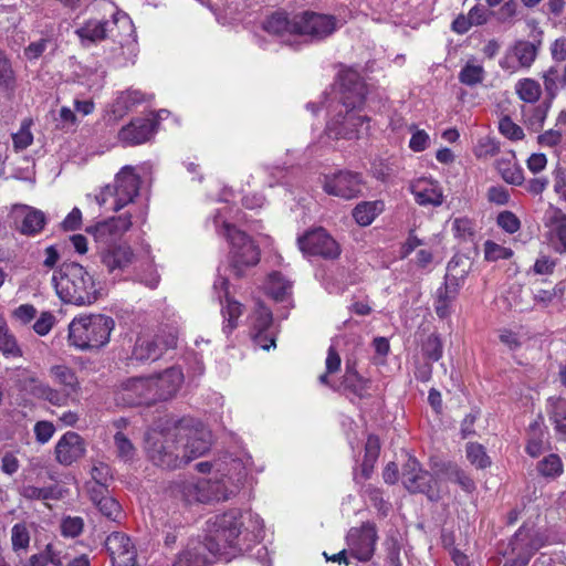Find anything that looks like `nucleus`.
<instances>
[{
	"mask_svg": "<svg viewBox=\"0 0 566 566\" xmlns=\"http://www.w3.org/2000/svg\"><path fill=\"white\" fill-rule=\"evenodd\" d=\"M117 454L120 459L128 461L135 454V448L129 439L122 432H117L114 437Z\"/></svg>",
	"mask_w": 566,
	"mask_h": 566,
	"instance_id": "54",
	"label": "nucleus"
},
{
	"mask_svg": "<svg viewBox=\"0 0 566 566\" xmlns=\"http://www.w3.org/2000/svg\"><path fill=\"white\" fill-rule=\"evenodd\" d=\"M49 376L60 389L32 377L29 381L30 391L34 397L56 407L66 406L70 399L74 400L78 397L81 382L71 367L62 364L53 365L49 368Z\"/></svg>",
	"mask_w": 566,
	"mask_h": 566,
	"instance_id": "6",
	"label": "nucleus"
},
{
	"mask_svg": "<svg viewBox=\"0 0 566 566\" xmlns=\"http://www.w3.org/2000/svg\"><path fill=\"white\" fill-rule=\"evenodd\" d=\"M452 231L455 237L467 240L473 235V223L468 218H457L452 222Z\"/></svg>",
	"mask_w": 566,
	"mask_h": 566,
	"instance_id": "60",
	"label": "nucleus"
},
{
	"mask_svg": "<svg viewBox=\"0 0 566 566\" xmlns=\"http://www.w3.org/2000/svg\"><path fill=\"white\" fill-rule=\"evenodd\" d=\"M196 469L201 473L210 474L212 481L223 480L227 482L229 478H232V481L239 483V486L242 482V464L239 460L232 458L202 461L196 464Z\"/></svg>",
	"mask_w": 566,
	"mask_h": 566,
	"instance_id": "21",
	"label": "nucleus"
},
{
	"mask_svg": "<svg viewBox=\"0 0 566 566\" xmlns=\"http://www.w3.org/2000/svg\"><path fill=\"white\" fill-rule=\"evenodd\" d=\"M467 458L472 465L479 469H484L490 465V459L486 455L484 448L479 443H469L467 446Z\"/></svg>",
	"mask_w": 566,
	"mask_h": 566,
	"instance_id": "49",
	"label": "nucleus"
},
{
	"mask_svg": "<svg viewBox=\"0 0 566 566\" xmlns=\"http://www.w3.org/2000/svg\"><path fill=\"white\" fill-rule=\"evenodd\" d=\"M155 122L150 118H135L118 132V139L127 146L148 142L155 134Z\"/></svg>",
	"mask_w": 566,
	"mask_h": 566,
	"instance_id": "27",
	"label": "nucleus"
},
{
	"mask_svg": "<svg viewBox=\"0 0 566 566\" xmlns=\"http://www.w3.org/2000/svg\"><path fill=\"white\" fill-rule=\"evenodd\" d=\"M537 52L538 48L534 43L520 40L506 50L500 60V66L511 74L521 69H530L537 57Z\"/></svg>",
	"mask_w": 566,
	"mask_h": 566,
	"instance_id": "18",
	"label": "nucleus"
},
{
	"mask_svg": "<svg viewBox=\"0 0 566 566\" xmlns=\"http://www.w3.org/2000/svg\"><path fill=\"white\" fill-rule=\"evenodd\" d=\"M297 243L302 252L311 255L336 259L340 254L338 243L323 228L307 231Z\"/></svg>",
	"mask_w": 566,
	"mask_h": 566,
	"instance_id": "16",
	"label": "nucleus"
},
{
	"mask_svg": "<svg viewBox=\"0 0 566 566\" xmlns=\"http://www.w3.org/2000/svg\"><path fill=\"white\" fill-rule=\"evenodd\" d=\"M264 30L270 34L284 36L286 34H297V25H295V15L289 18L283 12L272 14L264 22Z\"/></svg>",
	"mask_w": 566,
	"mask_h": 566,
	"instance_id": "33",
	"label": "nucleus"
},
{
	"mask_svg": "<svg viewBox=\"0 0 566 566\" xmlns=\"http://www.w3.org/2000/svg\"><path fill=\"white\" fill-rule=\"evenodd\" d=\"M213 291L221 303V312L227 321V324L223 326V332L229 334L237 327V319L242 314V305L229 297L228 280L226 277H217L213 283Z\"/></svg>",
	"mask_w": 566,
	"mask_h": 566,
	"instance_id": "25",
	"label": "nucleus"
},
{
	"mask_svg": "<svg viewBox=\"0 0 566 566\" xmlns=\"http://www.w3.org/2000/svg\"><path fill=\"white\" fill-rule=\"evenodd\" d=\"M342 359L334 346H329L327 350V357L325 360V373L318 377V381L322 385L333 387L328 380L329 375H334L339 371Z\"/></svg>",
	"mask_w": 566,
	"mask_h": 566,
	"instance_id": "43",
	"label": "nucleus"
},
{
	"mask_svg": "<svg viewBox=\"0 0 566 566\" xmlns=\"http://www.w3.org/2000/svg\"><path fill=\"white\" fill-rule=\"evenodd\" d=\"M33 431H34L36 441L41 444H45L53 437V434L55 432V427L52 422L42 420V421H38L34 424Z\"/></svg>",
	"mask_w": 566,
	"mask_h": 566,
	"instance_id": "56",
	"label": "nucleus"
},
{
	"mask_svg": "<svg viewBox=\"0 0 566 566\" xmlns=\"http://www.w3.org/2000/svg\"><path fill=\"white\" fill-rule=\"evenodd\" d=\"M54 324L55 316L51 312H42L33 324V331L40 336H45L50 333Z\"/></svg>",
	"mask_w": 566,
	"mask_h": 566,
	"instance_id": "57",
	"label": "nucleus"
},
{
	"mask_svg": "<svg viewBox=\"0 0 566 566\" xmlns=\"http://www.w3.org/2000/svg\"><path fill=\"white\" fill-rule=\"evenodd\" d=\"M151 379V394L154 403L174 398L180 390L185 377L180 368L171 367L155 376Z\"/></svg>",
	"mask_w": 566,
	"mask_h": 566,
	"instance_id": "19",
	"label": "nucleus"
},
{
	"mask_svg": "<svg viewBox=\"0 0 566 566\" xmlns=\"http://www.w3.org/2000/svg\"><path fill=\"white\" fill-rule=\"evenodd\" d=\"M484 77V67L474 60H469L459 73V81L468 86L482 83Z\"/></svg>",
	"mask_w": 566,
	"mask_h": 566,
	"instance_id": "38",
	"label": "nucleus"
},
{
	"mask_svg": "<svg viewBox=\"0 0 566 566\" xmlns=\"http://www.w3.org/2000/svg\"><path fill=\"white\" fill-rule=\"evenodd\" d=\"M424 356L433 361H437L442 356V344L437 335H429L422 345Z\"/></svg>",
	"mask_w": 566,
	"mask_h": 566,
	"instance_id": "52",
	"label": "nucleus"
},
{
	"mask_svg": "<svg viewBox=\"0 0 566 566\" xmlns=\"http://www.w3.org/2000/svg\"><path fill=\"white\" fill-rule=\"evenodd\" d=\"M500 151L499 143L489 136H484L478 139L473 153L479 159H486L495 156Z\"/></svg>",
	"mask_w": 566,
	"mask_h": 566,
	"instance_id": "46",
	"label": "nucleus"
},
{
	"mask_svg": "<svg viewBox=\"0 0 566 566\" xmlns=\"http://www.w3.org/2000/svg\"><path fill=\"white\" fill-rule=\"evenodd\" d=\"M36 316V308L32 304H22L12 312V318L20 324H29Z\"/></svg>",
	"mask_w": 566,
	"mask_h": 566,
	"instance_id": "62",
	"label": "nucleus"
},
{
	"mask_svg": "<svg viewBox=\"0 0 566 566\" xmlns=\"http://www.w3.org/2000/svg\"><path fill=\"white\" fill-rule=\"evenodd\" d=\"M52 282L63 303L87 306L98 298V287L93 275L78 263H64L54 272Z\"/></svg>",
	"mask_w": 566,
	"mask_h": 566,
	"instance_id": "4",
	"label": "nucleus"
},
{
	"mask_svg": "<svg viewBox=\"0 0 566 566\" xmlns=\"http://www.w3.org/2000/svg\"><path fill=\"white\" fill-rule=\"evenodd\" d=\"M146 451L154 464L176 469L205 454L211 446V432L200 422L182 419L167 421L147 431Z\"/></svg>",
	"mask_w": 566,
	"mask_h": 566,
	"instance_id": "2",
	"label": "nucleus"
},
{
	"mask_svg": "<svg viewBox=\"0 0 566 566\" xmlns=\"http://www.w3.org/2000/svg\"><path fill=\"white\" fill-rule=\"evenodd\" d=\"M496 169L503 180L510 185L522 186L525 181L522 168L509 160H496Z\"/></svg>",
	"mask_w": 566,
	"mask_h": 566,
	"instance_id": "37",
	"label": "nucleus"
},
{
	"mask_svg": "<svg viewBox=\"0 0 566 566\" xmlns=\"http://www.w3.org/2000/svg\"><path fill=\"white\" fill-rule=\"evenodd\" d=\"M263 521L251 511L231 510L216 516L205 543L192 542L174 566H207L214 559L231 560L261 539Z\"/></svg>",
	"mask_w": 566,
	"mask_h": 566,
	"instance_id": "1",
	"label": "nucleus"
},
{
	"mask_svg": "<svg viewBox=\"0 0 566 566\" xmlns=\"http://www.w3.org/2000/svg\"><path fill=\"white\" fill-rule=\"evenodd\" d=\"M32 124L33 122L31 118H25L22 120L19 130L12 134L11 137L14 151H22L32 145L34 139L31 132Z\"/></svg>",
	"mask_w": 566,
	"mask_h": 566,
	"instance_id": "41",
	"label": "nucleus"
},
{
	"mask_svg": "<svg viewBox=\"0 0 566 566\" xmlns=\"http://www.w3.org/2000/svg\"><path fill=\"white\" fill-rule=\"evenodd\" d=\"M499 129L502 135L512 139V140H521L524 138L523 129L515 124L509 116H504L501 118L499 123Z\"/></svg>",
	"mask_w": 566,
	"mask_h": 566,
	"instance_id": "53",
	"label": "nucleus"
},
{
	"mask_svg": "<svg viewBox=\"0 0 566 566\" xmlns=\"http://www.w3.org/2000/svg\"><path fill=\"white\" fill-rule=\"evenodd\" d=\"M177 345V337L172 333L160 334V335H139L136 338L130 360L137 363L155 361L160 358L164 353L174 348Z\"/></svg>",
	"mask_w": 566,
	"mask_h": 566,
	"instance_id": "10",
	"label": "nucleus"
},
{
	"mask_svg": "<svg viewBox=\"0 0 566 566\" xmlns=\"http://www.w3.org/2000/svg\"><path fill=\"white\" fill-rule=\"evenodd\" d=\"M430 137L428 133L423 129L415 128L412 136L409 140V147L411 150L416 153H420L426 150L429 147Z\"/></svg>",
	"mask_w": 566,
	"mask_h": 566,
	"instance_id": "61",
	"label": "nucleus"
},
{
	"mask_svg": "<svg viewBox=\"0 0 566 566\" xmlns=\"http://www.w3.org/2000/svg\"><path fill=\"white\" fill-rule=\"evenodd\" d=\"M133 216L134 214L128 211L98 222L95 226L87 228L86 231L93 235L99 248L115 245L117 244L116 241L132 228Z\"/></svg>",
	"mask_w": 566,
	"mask_h": 566,
	"instance_id": "12",
	"label": "nucleus"
},
{
	"mask_svg": "<svg viewBox=\"0 0 566 566\" xmlns=\"http://www.w3.org/2000/svg\"><path fill=\"white\" fill-rule=\"evenodd\" d=\"M30 532L24 523H17L11 528V544L14 552H27L30 545Z\"/></svg>",
	"mask_w": 566,
	"mask_h": 566,
	"instance_id": "42",
	"label": "nucleus"
},
{
	"mask_svg": "<svg viewBox=\"0 0 566 566\" xmlns=\"http://www.w3.org/2000/svg\"><path fill=\"white\" fill-rule=\"evenodd\" d=\"M402 483L412 493H424L430 500H438L439 493L434 491L437 481L421 469L416 458L409 457L402 469Z\"/></svg>",
	"mask_w": 566,
	"mask_h": 566,
	"instance_id": "17",
	"label": "nucleus"
},
{
	"mask_svg": "<svg viewBox=\"0 0 566 566\" xmlns=\"http://www.w3.org/2000/svg\"><path fill=\"white\" fill-rule=\"evenodd\" d=\"M512 255L513 251L510 248H505L493 241H486L484 243V256L488 261L506 260Z\"/></svg>",
	"mask_w": 566,
	"mask_h": 566,
	"instance_id": "50",
	"label": "nucleus"
},
{
	"mask_svg": "<svg viewBox=\"0 0 566 566\" xmlns=\"http://www.w3.org/2000/svg\"><path fill=\"white\" fill-rule=\"evenodd\" d=\"M446 475L450 481L458 483L465 492H472L475 489L473 480L457 465L450 463L446 465Z\"/></svg>",
	"mask_w": 566,
	"mask_h": 566,
	"instance_id": "48",
	"label": "nucleus"
},
{
	"mask_svg": "<svg viewBox=\"0 0 566 566\" xmlns=\"http://www.w3.org/2000/svg\"><path fill=\"white\" fill-rule=\"evenodd\" d=\"M15 228L25 235H34L42 231L45 216L41 210L25 205H15L12 208Z\"/></svg>",
	"mask_w": 566,
	"mask_h": 566,
	"instance_id": "26",
	"label": "nucleus"
},
{
	"mask_svg": "<svg viewBox=\"0 0 566 566\" xmlns=\"http://www.w3.org/2000/svg\"><path fill=\"white\" fill-rule=\"evenodd\" d=\"M117 23L129 24L128 17L115 13L113 14V21L90 19L76 30V34L82 40H88L91 42L101 41L112 32L111 25Z\"/></svg>",
	"mask_w": 566,
	"mask_h": 566,
	"instance_id": "28",
	"label": "nucleus"
},
{
	"mask_svg": "<svg viewBox=\"0 0 566 566\" xmlns=\"http://www.w3.org/2000/svg\"><path fill=\"white\" fill-rule=\"evenodd\" d=\"M99 512L111 521H116L122 515L120 505L112 497L106 496L95 505Z\"/></svg>",
	"mask_w": 566,
	"mask_h": 566,
	"instance_id": "51",
	"label": "nucleus"
},
{
	"mask_svg": "<svg viewBox=\"0 0 566 566\" xmlns=\"http://www.w3.org/2000/svg\"><path fill=\"white\" fill-rule=\"evenodd\" d=\"M409 189L420 206L439 207L444 196L439 181L430 177H420L410 182Z\"/></svg>",
	"mask_w": 566,
	"mask_h": 566,
	"instance_id": "24",
	"label": "nucleus"
},
{
	"mask_svg": "<svg viewBox=\"0 0 566 566\" xmlns=\"http://www.w3.org/2000/svg\"><path fill=\"white\" fill-rule=\"evenodd\" d=\"M536 470L545 480L554 481L563 474L564 464L558 454L551 453L537 462Z\"/></svg>",
	"mask_w": 566,
	"mask_h": 566,
	"instance_id": "35",
	"label": "nucleus"
},
{
	"mask_svg": "<svg viewBox=\"0 0 566 566\" xmlns=\"http://www.w3.org/2000/svg\"><path fill=\"white\" fill-rule=\"evenodd\" d=\"M0 353L6 359H19L23 357V348L15 335L10 331L3 315L0 314Z\"/></svg>",
	"mask_w": 566,
	"mask_h": 566,
	"instance_id": "31",
	"label": "nucleus"
},
{
	"mask_svg": "<svg viewBox=\"0 0 566 566\" xmlns=\"http://www.w3.org/2000/svg\"><path fill=\"white\" fill-rule=\"evenodd\" d=\"M217 232L223 235L230 245V268L237 277L245 275L247 271L260 261V250L254 241L243 231L232 227L218 213L214 217Z\"/></svg>",
	"mask_w": 566,
	"mask_h": 566,
	"instance_id": "7",
	"label": "nucleus"
},
{
	"mask_svg": "<svg viewBox=\"0 0 566 566\" xmlns=\"http://www.w3.org/2000/svg\"><path fill=\"white\" fill-rule=\"evenodd\" d=\"M91 474L95 483L108 484L113 479L109 465L101 461L93 464Z\"/></svg>",
	"mask_w": 566,
	"mask_h": 566,
	"instance_id": "58",
	"label": "nucleus"
},
{
	"mask_svg": "<svg viewBox=\"0 0 566 566\" xmlns=\"http://www.w3.org/2000/svg\"><path fill=\"white\" fill-rule=\"evenodd\" d=\"M98 254L102 264L111 274L122 273L138 261L132 247L127 243L99 248Z\"/></svg>",
	"mask_w": 566,
	"mask_h": 566,
	"instance_id": "20",
	"label": "nucleus"
},
{
	"mask_svg": "<svg viewBox=\"0 0 566 566\" xmlns=\"http://www.w3.org/2000/svg\"><path fill=\"white\" fill-rule=\"evenodd\" d=\"M458 293V284L453 282H446L437 290L434 311L440 318L448 317L451 314L452 303L455 301Z\"/></svg>",
	"mask_w": 566,
	"mask_h": 566,
	"instance_id": "32",
	"label": "nucleus"
},
{
	"mask_svg": "<svg viewBox=\"0 0 566 566\" xmlns=\"http://www.w3.org/2000/svg\"><path fill=\"white\" fill-rule=\"evenodd\" d=\"M20 494L27 500H57L61 492L56 486L38 488L34 485H24L20 489Z\"/></svg>",
	"mask_w": 566,
	"mask_h": 566,
	"instance_id": "40",
	"label": "nucleus"
},
{
	"mask_svg": "<svg viewBox=\"0 0 566 566\" xmlns=\"http://www.w3.org/2000/svg\"><path fill=\"white\" fill-rule=\"evenodd\" d=\"M515 92L526 103H535L542 95L539 83L533 78L520 80L515 85Z\"/></svg>",
	"mask_w": 566,
	"mask_h": 566,
	"instance_id": "39",
	"label": "nucleus"
},
{
	"mask_svg": "<svg viewBox=\"0 0 566 566\" xmlns=\"http://www.w3.org/2000/svg\"><path fill=\"white\" fill-rule=\"evenodd\" d=\"M140 187V177L133 166H124L115 176L114 185L106 186L97 196L96 201L104 206L108 197H114L113 210L118 211L134 201Z\"/></svg>",
	"mask_w": 566,
	"mask_h": 566,
	"instance_id": "9",
	"label": "nucleus"
},
{
	"mask_svg": "<svg viewBox=\"0 0 566 566\" xmlns=\"http://www.w3.org/2000/svg\"><path fill=\"white\" fill-rule=\"evenodd\" d=\"M239 492V483L212 479H190L178 482L172 493L188 504L226 501Z\"/></svg>",
	"mask_w": 566,
	"mask_h": 566,
	"instance_id": "8",
	"label": "nucleus"
},
{
	"mask_svg": "<svg viewBox=\"0 0 566 566\" xmlns=\"http://www.w3.org/2000/svg\"><path fill=\"white\" fill-rule=\"evenodd\" d=\"M143 101V94L139 91H126L118 95L114 103V113H124L132 106Z\"/></svg>",
	"mask_w": 566,
	"mask_h": 566,
	"instance_id": "47",
	"label": "nucleus"
},
{
	"mask_svg": "<svg viewBox=\"0 0 566 566\" xmlns=\"http://www.w3.org/2000/svg\"><path fill=\"white\" fill-rule=\"evenodd\" d=\"M544 226L549 230L552 240L559 243L556 250L566 252V213L551 205L544 214Z\"/></svg>",
	"mask_w": 566,
	"mask_h": 566,
	"instance_id": "30",
	"label": "nucleus"
},
{
	"mask_svg": "<svg viewBox=\"0 0 566 566\" xmlns=\"http://www.w3.org/2000/svg\"><path fill=\"white\" fill-rule=\"evenodd\" d=\"M105 547L113 566H135L136 552L130 538L123 533L114 532L107 536Z\"/></svg>",
	"mask_w": 566,
	"mask_h": 566,
	"instance_id": "22",
	"label": "nucleus"
},
{
	"mask_svg": "<svg viewBox=\"0 0 566 566\" xmlns=\"http://www.w3.org/2000/svg\"><path fill=\"white\" fill-rule=\"evenodd\" d=\"M115 395L116 401L127 407L154 403L151 379L148 377H133L122 381Z\"/></svg>",
	"mask_w": 566,
	"mask_h": 566,
	"instance_id": "13",
	"label": "nucleus"
},
{
	"mask_svg": "<svg viewBox=\"0 0 566 566\" xmlns=\"http://www.w3.org/2000/svg\"><path fill=\"white\" fill-rule=\"evenodd\" d=\"M295 25L298 35L308 36L311 40L325 39L338 28L335 17L308 11L295 14Z\"/></svg>",
	"mask_w": 566,
	"mask_h": 566,
	"instance_id": "14",
	"label": "nucleus"
},
{
	"mask_svg": "<svg viewBox=\"0 0 566 566\" xmlns=\"http://www.w3.org/2000/svg\"><path fill=\"white\" fill-rule=\"evenodd\" d=\"M86 446L83 438L74 432H65L55 446V460L62 465H71L85 455Z\"/></svg>",
	"mask_w": 566,
	"mask_h": 566,
	"instance_id": "23",
	"label": "nucleus"
},
{
	"mask_svg": "<svg viewBox=\"0 0 566 566\" xmlns=\"http://www.w3.org/2000/svg\"><path fill=\"white\" fill-rule=\"evenodd\" d=\"M497 224L507 233H515L521 228V221L511 211H503L497 216Z\"/></svg>",
	"mask_w": 566,
	"mask_h": 566,
	"instance_id": "55",
	"label": "nucleus"
},
{
	"mask_svg": "<svg viewBox=\"0 0 566 566\" xmlns=\"http://www.w3.org/2000/svg\"><path fill=\"white\" fill-rule=\"evenodd\" d=\"M361 186L360 175L350 171L325 175L322 179V187L327 195L346 200L358 197L361 192Z\"/></svg>",
	"mask_w": 566,
	"mask_h": 566,
	"instance_id": "15",
	"label": "nucleus"
},
{
	"mask_svg": "<svg viewBox=\"0 0 566 566\" xmlns=\"http://www.w3.org/2000/svg\"><path fill=\"white\" fill-rule=\"evenodd\" d=\"M15 86V74L11 62L6 53L0 49V88L12 91Z\"/></svg>",
	"mask_w": 566,
	"mask_h": 566,
	"instance_id": "44",
	"label": "nucleus"
},
{
	"mask_svg": "<svg viewBox=\"0 0 566 566\" xmlns=\"http://www.w3.org/2000/svg\"><path fill=\"white\" fill-rule=\"evenodd\" d=\"M547 415L554 423L555 430L566 434V399L549 398L547 400Z\"/></svg>",
	"mask_w": 566,
	"mask_h": 566,
	"instance_id": "36",
	"label": "nucleus"
},
{
	"mask_svg": "<svg viewBox=\"0 0 566 566\" xmlns=\"http://www.w3.org/2000/svg\"><path fill=\"white\" fill-rule=\"evenodd\" d=\"M272 324V313L263 305H258L253 315L251 316V325L253 329L254 343L262 349L269 350L275 346V340L272 336L265 334Z\"/></svg>",
	"mask_w": 566,
	"mask_h": 566,
	"instance_id": "29",
	"label": "nucleus"
},
{
	"mask_svg": "<svg viewBox=\"0 0 566 566\" xmlns=\"http://www.w3.org/2000/svg\"><path fill=\"white\" fill-rule=\"evenodd\" d=\"M525 190L532 196H541L548 187L547 176H538L524 181Z\"/></svg>",
	"mask_w": 566,
	"mask_h": 566,
	"instance_id": "59",
	"label": "nucleus"
},
{
	"mask_svg": "<svg viewBox=\"0 0 566 566\" xmlns=\"http://www.w3.org/2000/svg\"><path fill=\"white\" fill-rule=\"evenodd\" d=\"M378 539L377 528L373 523H364L359 527L349 530L346 541L348 554L358 562H368L373 558Z\"/></svg>",
	"mask_w": 566,
	"mask_h": 566,
	"instance_id": "11",
	"label": "nucleus"
},
{
	"mask_svg": "<svg viewBox=\"0 0 566 566\" xmlns=\"http://www.w3.org/2000/svg\"><path fill=\"white\" fill-rule=\"evenodd\" d=\"M291 290V283L280 273H272L268 280V291L275 300L283 297Z\"/></svg>",
	"mask_w": 566,
	"mask_h": 566,
	"instance_id": "45",
	"label": "nucleus"
},
{
	"mask_svg": "<svg viewBox=\"0 0 566 566\" xmlns=\"http://www.w3.org/2000/svg\"><path fill=\"white\" fill-rule=\"evenodd\" d=\"M340 82V101L346 108V115H338L332 119L326 127V132L334 139H354L359 138L361 134L360 127L368 118L356 115L354 109L364 104L366 96V86L360 80L359 74L352 70H344L339 73Z\"/></svg>",
	"mask_w": 566,
	"mask_h": 566,
	"instance_id": "3",
	"label": "nucleus"
},
{
	"mask_svg": "<svg viewBox=\"0 0 566 566\" xmlns=\"http://www.w3.org/2000/svg\"><path fill=\"white\" fill-rule=\"evenodd\" d=\"M115 328V321L107 315H81L69 324V343L78 350H98L105 347Z\"/></svg>",
	"mask_w": 566,
	"mask_h": 566,
	"instance_id": "5",
	"label": "nucleus"
},
{
	"mask_svg": "<svg viewBox=\"0 0 566 566\" xmlns=\"http://www.w3.org/2000/svg\"><path fill=\"white\" fill-rule=\"evenodd\" d=\"M382 209V201H363L354 208L353 217L359 226L367 227L375 220Z\"/></svg>",
	"mask_w": 566,
	"mask_h": 566,
	"instance_id": "34",
	"label": "nucleus"
},
{
	"mask_svg": "<svg viewBox=\"0 0 566 566\" xmlns=\"http://www.w3.org/2000/svg\"><path fill=\"white\" fill-rule=\"evenodd\" d=\"M48 46H53L52 41L49 39H41L32 42L25 48L24 55L30 61L36 60L43 54Z\"/></svg>",
	"mask_w": 566,
	"mask_h": 566,
	"instance_id": "63",
	"label": "nucleus"
},
{
	"mask_svg": "<svg viewBox=\"0 0 566 566\" xmlns=\"http://www.w3.org/2000/svg\"><path fill=\"white\" fill-rule=\"evenodd\" d=\"M554 192L562 201L566 202V170L558 167L553 171Z\"/></svg>",
	"mask_w": 566,
	"mask_h": 566,
	"instance_id": "64",
	"label": "nucleus"
}]
</instances>
